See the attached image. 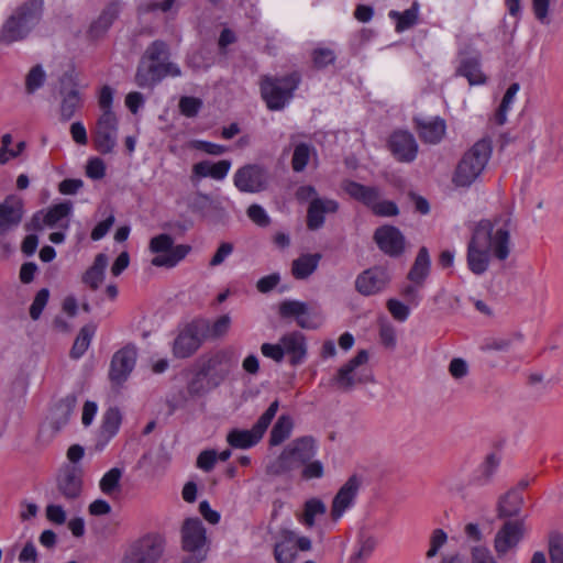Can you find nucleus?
Instances as JSON below:
<instances>
[{"mask_svg":"<svg viewBox=\"0 0 563 563\" xmlns=\"http://www.w3.org/2000/svg\"><path fill=\"white\" fill-rule=\"evenodd\" d=\"M511 218L507 214L494 220L483 219L474 228L467 244L466 262L475 275H483L489 266L490 254L498 261L508 258L511 251Z\"/></svg>","mask_w":563,"mask_h":563,"instance_id":"1","label":"nucleus"},{"mask_svg":"<svg viewBox=\"0 0 563 563\" xmlns=\"http://www.w3.org/2000/svg\"><path fill=\"white\" fill-rule=\"evenodd\" d=\"M43 0H29L16 7L0 29V45L25 40L43 16Z\"/></svg>","mask_w":563,"mask_h":563,"instance_id":"2","label":"nucleus"},{"mask_svg":"<svg viewBox=\"0 0 563 563\" xmlns=\"http://www.w3.org/2000/svg\"><path fill=\"white\" fill-rule=\"evenodd\" d=\"M492 151L489 140L482 139L477 141L459 162L453 175V183L457 187L471 186L485 169Z\"/></svg>","mask_w":563,"mask_h":563,"instance_id":"3","label":"nucleus"},{"mask_svg":"<svg viewBox=\"0 0 563 563\" xmlns=\"http://www.w3.org/2000/svg\"><path fill=\"white\" fill-rule=\"evenodd\" d=\"M299 84L300 75L297 71L284 77L264 75L260 82L261 96L269 110L278 111L292 99Z\"/></svg>","mask_w":563,"mask_h":563,"instance_id":"4","label":"nucleus"},{"mask_svg":"<svg viewBox=\"0 0 563 563\" xmlns=\"http://www.w3.org/2000/svg\"><path fill=\"white\" fill-rule=\"evenodd\" d=\"M367 361L368 353L365 350L358 351L354 357L336 371L329 385L340 391L349 393L358 384L373 383L374 376L372 372L363 367Z\"/></svg>","mask_w":563,"mask_h":563,"instance_id":"5","label":"nucleus"},{"mask_svg":"<svg viewBox=\"0 0 563 563\" xmlns=\"http://www.w3.org/2000/svg\"><path fill=\"white\" fill-rule=\"evenodd\" d=\"M150 251L155 254L151 264L156 267L173 268L183 261L191 247L186 244H174V239L166 233L153 236L148 245Z\"/></svg>","mask_w":563,"mask_h":563,"instance_id":"6","label":"nucleus"},{"mask_svg":"<svg viewBox=\"0 0 563 563\" xmlns=\"http://www.w3.org/2000/svg\"><path fill=\"white\" fill-rule=\"evenodd\" d=\"M279 408V401L274 400L266 411L258 418L256 423L250 430L233 429L227 437L228 443L235 449H249L258 443L263 438L272 420Z\"/></svg>","mask_w":563,"mask_h":563,"instance_id":"7","label":"nucleus"},{"mask_svg":"<svg viewBox=\"0 0 563 563\" xmlns=\"http://www.w3.org/2000/svg\"><path fill=\"white\" fill-rule=\"evenodd\" d=\"M165 539L155 533L146 534L133 543L125 551V563H155L163 558Z\"/></svg>","mask_w":563,"mask_h":563,"instance_id":"8","label":"nucleus"},{"mask_svg":"<svg viewBox=\"0 0 563 563\" xmlns=\"http://www.w3.org/2000/svg\"><path fill=\"white\" fill-rule=\"evenodd\" d=\"M278 313L282 318H294L301 329L316 330L322 322L321 311L308 302L300 300H284L280 302Z\"/></svg>","mask_w":563,"mask_h":563,"instance_id":"9","label":"nucleus"},{"mask_svg":"<svg viewBox=\"0 0 563 563\" xmlns=\"http://www.w3.org/2000/svg\"><path fill=\"white\" fill-rule=\"evenodd\" d=\"M183 549L196 559L203 560L209 550L207 531L199 518H187L181 527Z\"/></svg>","mask_w":563,"mask_h":563,"instance_id":"10","label":"nucleus"},{"mask_svg":"<svg viewBox=\"0 0 563 563\" xmlns=\"http://www.w3.org/2000/svg\"><path fill=\"white\" fill-rule=\"evenodd\" d=\"M119 122L115 113H101L92 131L95 148L101 154H111L118 144Z\"/></svg>","mask_w":563,"mask_h":563,"instance_id":"11","label":"nucleus"},{"mask_svg":"<svg viewBox=\"0 0 563 563\" xmlns=\"http://www.w3.org/2000/svg\"><path fill=\"white\" fill-rule=\"evenodd\" d=\"M206 325L198 319L186 324L176 336L173 344V354L178 358L191 356L206 340Z\"/></svg>","mask_w":563,"mask_h":563,"instance_id":"12","label":"nucleus"},{"mask_svg":"<svg viewBox=\"0 0 563 563\" xmlns=\"http://www.w3.org/2000/svg\"><path fill=\"white\" fill-rule=\"evenodd\" d=\"M84 481L81 468L75 465L63 467L56 476L57 497L67 504L76 503L82 494Z\"/></svg>","mask_w":563,"mask_h":563,"instance_id":"13","label":"nucleus"},{"mask_svg":"<svg viewBox=\"0 0 563 563\" xmlns=\"http://www.w3.org/2000/svg\"><path fill=\"white\" fill-rule=\"evenodd\" d=\"M198 369L209 378L211 386L219 387L231 372L230 353L225 350H219L208 356L200 357Z\"/></svg>","mask_w":563,"mask_h":563,"instance_id":"14","label":"nucleus"},{"mask_svg":"<svg viewBox=\"0 0 563 563\" xmlns=\"http://www.w3.org/2000/svg\"><path fill=\"white\" fill-rule=\"evenodd\" d=\"M311 540L307 537H299L296 532L282 529L275 543V559L277 563H291L297 559L298 551H309Z\"/></svg>","mask_w":563,"mask_h":563,"instance_id":"15","label":"nucleus"},{"mask_svg":"<svg viewBox=\"0 0 563 563\" xmlns=\"http://www.w3.org/2000/svg\"><path fill=\"white\" fill-rule=\"evenodd\" d=\"M526 532L523 520H507L496 532L494 549L498 559H505L508 553L514 552Z\"/></svg>","mask_w":563,"mask_h":563,"instance_id":"16","label":"nucleus"},{"mask_svg":"<svg viewBox=\"0 0 563 563\" xmlns=\"http://www.w3.org/2000/svg\"><path fill=\"white\" fill-rule=\"evenodd\" d=\"M137 358V350L133 344H126L117 351L111 360L109 378L113 384H123L132 373Z\"/></svg>","mask_w":563,"mask_h":563,"instance_id":"17","label":"nucleus"},{"mask_svg":"<svg viewBox=\"0 0 563 563\" xmlns=\"http://www.w3.org/2000/svg\"><path fill=\"white\" fill-rule=\"evenodd\" d=\"M267 173L264 167L249 164L239 168L233 177L234 186L242 192H260L267 186Z\"/></svg>","mask_w":563,"mask_h":563,"instance_id":"18","label":"nucleus"},{"mask_svg":"<svg viewBox=\"0 0 563 563\" xmlns=\"http://www.w3.org/2000/svg\"><path fill=\"white\" fill-rule=\"evenodd\" d=\"M24 214L23 201L15 195L5 197L0 202V236L14 231L21 223Z\"/></svg>","mask_w":563,"mask_h":563,"instance_id":"19","label":"nucleus"},{"mask_svg":"<svg viewBox=\"0 0 563 563\" xmlns=\"http://www.w3.org/2000/svg\"><path fill=\"white\" fill-rule=\"evenodd\" d=\"M374 241L380 251L390 257L400 256L406 246V239L394 225H383L375 230Z\"/></svg>","mask_w":563,"mask_h":563,"instance_id":"20","label":"nucleus"},{"mask_svg":"<svg viewBox=\"0 0 563 563\" xmlns=\"http://www.w3.org/2000/svg\"><path fill=\"white\" fill-rule=\"evenodd\" d=\"M389 280L388 271L376 266L364 271L356 277L355 288L361 295L372 296L385 289Z\"/></svg>","mask_w":563,"mask_h":563,"instance_id":"21","label":"nucleus"},{"mask_svg":"<svg viewBox=\"0 0 563 563\" xmlns=\"http://www.w3.org/2000/svg\"><path fill=\"white\" fill-rule=\"evenodd\" d=\"M360 487L361 479L356 475H352L339 489L331 507V517L334 521H338L353 506Z\"/></svg>","mask_w":563,"mask_h":563,"instance_id":"22","label":"nucleus"},{"mask_svg":"<svg viewBox=\"0 0 563 563\" xmlns=\"http://www.w3.org/2000/svg\"><path fill=\"white\" fill-rule=\"evenodd\" d=\"M389 150L397 161L412 162L418 154V144L415 136L407 131L394 132L388 141Z\"/></svg>","mask_w":563,"mask_h":563,"instance_id":"23","label":"nucleus"},{"mask_svg":"<svg viewBox=\"0 0 563 563\" xmlns=\"http://www.w3.org/2000/svg\"><path fill=\"white\" fill-rule=\"evenodd\" d=\"M73 211V203L65 201L54 205L46 212H37L33 216L29 229L42 230L45 225L53 228L66 219Z\"/></svg>","mask_w":563,"mask_h":563,"instance_id":"24","label":"nucleus"},{"mask_svg":"<svg viewBox=\"0 0 563 563\" xmlns=\"http://www.w3.org/2000/svg\"><path fill=\"white\" fill-rule=\"evenodd\" d=\"M284 451L295 467L308 463L317 453V443L311 435H305L291 441Z\"/></svg>","mask_w":563,"mask_h":563,"instance_id":"25","label":"nucleus"},{"mask_svg":"<svg viewBox=\"0 0 563 563\" xmlns=\"http://www.w3.org/2000/svg\"><path fill=\"white\" fill-rule=\"evenodd\" d=\"M500 459L495 453L486 455L484 461L472 472L468 484L476 488H483L490 485L499 468Z\"/></svg>","mask_w":563,"mask_h":563,"instance_id":"26","label":"nucleus"},{"mask_svg":"<svg viewBox=\"0 0 563 563\" xmlns=\"http://www.w3.org/2000/svg\"><path fill=\"white\" fill-rule=\"evenodd\" d=\"M285 355H288L289 363L292 366L300 365L305 362L307 356V342L306 336L299 331H292L284 334L280 338Z\"/></svg>","mask_w":563,"mask_h":563,"instance_id":"27","label":"nucleus"},{"mask_svg":"<svg viewBox=\"0 0 563 563\" xmlns=\"http://www.w3.org/2000/svg\"><path fill=\"white\" fill-rule=\"evenodd\" d=\"M120 11L121 5L118 0L109 2L98 18L91 22L88 35L93 40L102 37L118 19Z\"/></svg>","mask_w":563,"mask_h":563,"instance_id":"28","label":"nucleus"},{"mask_svg":"<svg viewBox=\"0 0 563 563\" xmlns=\"http://www.w3.org/2000/svg\"><path fill=\"white\" fill-rule=\"evenodd\" d=\"M341 187L352 199L361 202L368 209H372L376 200L382 197L378 187L366 186L351 179L343 180Z\"/></svg>","mask_w":563,"mask_h":563,"instance_id":"29","label":"nucleus"},{"mask_svg":"<svg viewBox=\"0 0 563 563\" xmlns=\"http://www.w3.org/2000/svg\"><path fill=\"white\" fill-rule=\"evenodd\" d=\"M338 209L339 203L333 199H312L307 212V227L310 230L320 229L324 223V214L334 213Z\"/></svg>","mask_w":563,"mask_h":563,"instance_id":"30","label":"nucleus"},{"mask_svg":"<svg viewBox=\"0 0 563 563\" xmlns=\"http://www.w3.org/2000/svg\"><path fill=\"white\" fill-rule=\"evenodd\" d=\"M59 119L63 122H67L82 107V97L76 85L70 87L63 85L59 89Z\"/></svg>","mask_w":563,"mask_h":563,"instance_id":"31","label":"nucleus"},{"mask_svg":"<svg viewBox=\"0 0 563 563\" xmlns=\"http://www.w3.org/2000/svg\"><path fill=\"white\" fill-rule=\"evenodd\" d=\"M523 505V496L519 488H510L500 495L496 506L497 518L518 517Z\"/></svg>","mask_w":563,"mask_h":563,"instance_id":"32","label":"nucleus"},{"mask_svg":"<svg viewBox=\"0 0 563 563\" xmlns=\"http://www.w3.org/2000/svg\"><path fill=\"white\" fill-rule=\"evenodd\" d=\"M415 122L419 137L424 143L438 144L445 134V121L439 117L430 120L416 119Z\"/></svg>","mask_w":563,"mask_h":563,"instance_id":"33","label":"nucleus"},{"mask_svg":"<svg viewBox=\"0 0 563 563\" xmlns=\"http://www.w3.org/2000/svg\"><path fill=\"white\" fill-rule=\"evenodd\" d=\"M77 404V398L74 394L66 395L60 398L51 409L49 422L55 431L60 430L67 424L71 413Z\"/></svg>","mask_w":563,"mask_h":563,"instance_id":"34","label":"nucleus"},{"mask_svg":"<svg viewBox=\"0 0 563 563\" xmlns=\"http://www.w3.org/2000/svg\"><path fill=\"white\" fill-rule=\"evenodd\" d=\"M165 77L164 63L152 62L148 66L143 63L137 67L135 82L141 88L152 87Z\"/></svg>","mask_w":563,"mask_h":563,"instance_id":"35","label":"nucleus"},{"mask_svg":"<svg viewBox=\"0 0 563 563\" xmlns=\"http://www.w3.org/2000/svg\"><path fill=\"white\" fill-rule=\"evenodd\" d=\"M430 266L431 261L428 249L422 246L408 273V280L413 284L423 285L430 274Z\"/></svg>","mask_w":563,"mask_h":563,"instance_id":"36","label":"nucleus"},{"mask_svg":"<svg viewBox=\"0 0 563 563\" xmlns=\"http://www.w3.org/2000/svg\"><path fill=\"white\" fill-rule=\"evenodd\" d=\"M321 255L314 254H302L291 263V274L298 280L307 279L318 268Z\"/></svg>","mask_w":563,"mask_h":563,"instance_id":"37","label":"nucleus"},{"mask_svg":"<svg viewBox=\"0 0 563 563\" xmlns=\"http://www.w3.org/2000/svg\"><path fill=\"white\" fill-rule=\"evenodd\" d=\"M456 74L465 77L472 86L486 82V77L481 69V59L478 56L463 58Z\"/></svg>","mask_w":563,"mask_h":563,"instance_id":"38","label":"nucleus"},{"mask_svg":"<svg viewBox=\"0 0 563 563\" xmlns=\"http://www.w3.org/2000/svg\"><path fill=\"white\" fill-rule=\"evenodd\" d=\"M327 512L325 504L319 498H310L303 504L302 511L297 514V520L310 529L314 527L317 517Z\"/></svg>","mask_w":563,"mask_h":563,"instance_id":"39","label":"nucleus"},{"mask_svg":"<svg viewBox=\"0 0 563 563\" xmlns=\"http://www.w3.org/2000/svg\"><path fill=\"white\" fill-rule=\"evenodd\" d=\"M108 266V256L104 253H99L93 261V264L86 271L82 276V282L91 289H97L104 279V271Z\"/></svg>","mask_w":563,"mask_h":563,"instance_id":"40","label":"nucleus"},{"mask_svg":"<svg viewBox=\"0 0 563 563\" xmlns=\"http://www.w3.org/2000/svg\"><path fill=\"white\" fill-rule=\"evenodd\" d=\"M122 422V415L120 410L115 407L109 408L106 410V412L102 416V423L100 427V435L106 440L109 441L111 438H113L121 426Z\"/></svg>","mask_w":563,"mask_h":563,"instance_id":"41","label":"nucleus"},{"mask_svg":"<svg viewBox=\"0 0 563 563\" xmlns=\"http://www.w3.org/2000/svg\"><path fill=\"white\" fill-rule=\"evenodd\" d=\"M294 421L289 415H282L273 426L269 437L272 445H279L291 434Z\"/></svg>","mask_w":563,"mask_h":563,"instance_id":"42","label":"nucleus"},{"mask_svg":"<svg viewBox=\"0 0 563 563\" xmlns=\"http://www.w3.org/2000/svg\"><path fill=\"white\" fill-rule=\"evenodd\" d=\"M199 323L206 325V340L223 338L231 328V318L229 314H222L217 318L212 323L207 319H198Z\"/></svg>","mask_w":563,"mask_h":563,"instance_id":"43","label":"nucleus"},{"mask_svg":"<svg viewBox=\"0 0 563 563\" xmlns=\"http://www.w3.org/2000/svg\"><path fill=\"white\" fill-rule=\"evenodd\" d=\"M122 471L118 467L109 470L100 479L99 488L107 496H114L120 493V481Z\"/></svg>","mask_w":563,"mask_h":563,"instance_id":"44","label":"nucleus"},{"mask_svg":"<svg viewBox=\"0 0 563 563\" xmlns=\"http://www.w3.org/2000/svg\"><path fill=\"white\" fill-rule=\"evenodd\" d=\"M390 19L396 20V30L398 32L410 29L417 23L418 20V4L415 2L411 8L404 12L391 10L388 13Z\"/></svg>","mask_w":563,"mask_h":563,"instance_id":"45","label":"nucleus"},{"mask_svg":"<svg viewBox=\"0 0 563 563\" xmlns=\"http://www.w3.org/2000/svg\"><path fill=\"white\" fill-rule=\"evenodd\" d=\"M93 334V327L85 325L80 329L70 350V356L73 358H80L86 353L90 345Z\"/></svg>","mask_w":563,"mask_h":563,"instance_id":"46","label":"nucleus"},{"mask_svg":"<svg viewBox=\"0 0 563 563\" xmlns=\"http://www.w3.org/2000/svg\"><path fill=\"white\" fill-rule=\"evenodd\" d=\"M216 388V386L210 385L209 378H207L199 369L187 385V391L192 397L203 396Z\"/></svg>","mask_w":563,"mask_h":563,"instance_id":"47","label":"nucleus"},{"mask_svg":"<svg viewBox=\"0 0 563 563\" xmlns=\"http://www.w3.org/2000/svg\"><path fill=\"white\" fill-rule=\"evenodd\" d=\"M548 551L551 563H563V533L556 530L549 533Z\"/></svg>","mask_w":563,"mask_h":563,"instance_id":"48","label":"nucleus"},{"mask_svg":"<svg viewBox=\"0 0 563 563\" xmlns=\"http://www.w3.org/2000/svg\"><path fill=\"white\" fill-rule=\"evenodd\" d=\"M311 155V147L307 143H299L295 146L292 158H291V167L294 172L300 173L302 172L309 161Z\"/></svg>","mask_w":563,"mask_h":563,"instance_id":"49","label":"nucleus"},{"mask_svg":"<svg viewBox=\"0 0 563 563\" xmlns=\"http://www.w3.org/2000/svg\"><path fill=\"white\" fill-rule=\"evenodd\" d=\"M377 545V541L373 537L364 536L360 539L358 547L352 555L353 561H366L372 558V554Z\"/></svg>","mask_w":563,"mask_h":563,"instance_id":"50","label":"nucleus"},{"mask_svg":"<svg viewBox=\"0 0 563 563\" xmlns=\"http://www.w3.org/2000/svg\"><path fill=\"white\" fill-rule=\"evenodd\" d=\"M46 75L41 65L31 68L25 78V90L27 93H34L45 81Z\"/></svg>","mask_w":563,"mask_h":563,"instance_id":"51","label":"nucleus"},{"mask_svg":"<svg viewBox=\"0 0 563 563\" xmlns=\"http://www.w3.org/2000/svg\"><path fill=\"white\" fill-rule=\"evenodd\" d=\"M523 340V335L520 332H515L507 338H497L488 341L484 349L488 351H508L515 341L521 342Z\"/></svg>","mask_w":563,"mask_h":563,"instance_id":"52","label":"nucleus"},{"mask_svg":"<svg viewBox=\"0 0 563 563\" xmlns=\"http://www.w3.org/2000/svg\"><path fill=\"white\" fill-rule=\"evenodd\" d=\"M295 468L294 463L290 461L286 452L283 450L280 455L271 464L267 465L266 472L269 475H282Z\"/></svg>","mask_w":563,"mask_h":563,"instance_id":"53","label":"nucleus"},{"mask_svg":"<svg viewBox=\"0 0 563 563\" xmlns=\"http://www.w3.org/2000/svg\"><path fill=\"white\" fill-rule=\"evenodd\" d=\"M448 534L443 529H434L430 536L429 549L426 553L428 560L433 559L439 550L446 543Z\"/></svg>","mask_w":563,"mask_h":563,"instance_id":"54","label":"nucleus"},{"mask_svg":"<svg viewBox=\"0 0 563 563\" xmlns=\"http://www.w3.org/2000/svg\"><path fill=\"white\" fill-rule=\"evenodd\" d=\"M202 107V101L195 97H181L179 100V111L187 118H195Z\"/></svg>","mask_w":563,"mask_h":563,"instance_id":"55","label":"nucleus"},{"mask_svg":"<svg viewBox=\"0 0 563 563\" xmlns=\"http://www.w3.org/2000/svg\"><path fill=\"white\" fill-rule=\"evenodd\" d=\"M49 291L47 288H42L36 292L35 298L30 307V317L33 320H37L41 317L45 306L47 305Z\"/></svg>","mask_w":563,"mask_h":563,"instance_id":"56","label":"nucleus"},{"mask_svg":"<svg viewBox=\"0 0 563 563\" xmlns=\"http://www.w3.org/2000/svg\"><path fill=\"white\" fill-rule=\"evenodd\" d=\"M378 217H395L399 213V209L394 201L377 199L371 209Z\"/></svg>","mask_w":563,"mask_h":563,"instance_id":"57","label":"nucleus"},{"mask_svg":"<svg viewBox=\"0 0 563 563\" xmlns=\"http://www.w3.org/2000/svg\"><path fill=\"white\" fill-rule=\"evenodd\" d=\"M387 309L393 318L400 322L406 321L410 314L409 307L397 299H389L387 301Z\"/></svg>","mask_w":563,"mask_h":563,"instance_id":"58","label":"nucleus"},{"mask_svg":"<svg viewBox=\"0 0 563 563\" xmlns=\"http://www.w3.org/2000/svg\"><path fill=\"white\" fill-rule=\"evenodd\" d=\"M247 217L258 227L265 228L271 223V219L265 209L260 205H251L247 208Z\"/></svg>","mask_w":563,"mask_h":563,"instance_id":"59","label":"nucleus"},{"mask_svg":"<svg viewBox=\"0 0 563 563\" xmlns=\"http://www.w3.org/2000/svg\"><path fill=\"white\" fill-rule=\"evenodd\" d=\"M86 175L91 179H101L106 175V164L99 157H92L87 162Z\"/></svg>","mask_w":563,"mask_h":563,"instance_id":"60","label":"nucleus"},{"mask_svg":"<svg viewBox=\"0 0 563 563\" xmlns=\"http://www.w3.org/2000/svg\"><path fill=\"white\" fill-rule=\"evenodd\" d=\"M167 55V45L163 41H154L145 51L144 58L151 62H159Z\"/></svg>","mask_w":563,"mask_h":563,"instance_id":"61","label":"nucleus"},{"mask_svg":"<svg viewBox=\"0 0 563 563\" xmlns=\"http://www.w3.org/2000/svg\"><path fill=\"white\" fill-rule=\"evenodd\" d=\"M176 2L177 0H163L161 2L144 3L139 7V12L150 13L158 10L164 13H167L173 10V8L176 5Z\"/></svg>","mask_w":563,"mask_h":563,"instance_id":"62","label":"nucleus"},{"mask_svg":"<svg viewBox=\"0 0 563 563\" xmlns=\"http://www.w3.org/2000/svg\"><path fill=\"white\" fill-rule=\"evenodd\" d=\"M313 64L318 68H324L328 65L334 63L335 55L333 51L329 48H318L312 54Z\"/></svg>","mask_w":563,"mask_h":563,"instance_id":"63","label":"nucleus"},{"mask_svg":"<svg viewBox=\"0 0 563 563\" xmlns=\"http://www.w3.org/2000/svg\"><path fill=\"white\" fill-rule=\"evenodd\" d=\"M46 518L55 525H64L66 522V511L62 505L49 504L45 509Z\"/></svg>","mask_w":563,"mask_h":563,"instance_id":"64","label":"nucleus"}]
</instances>
